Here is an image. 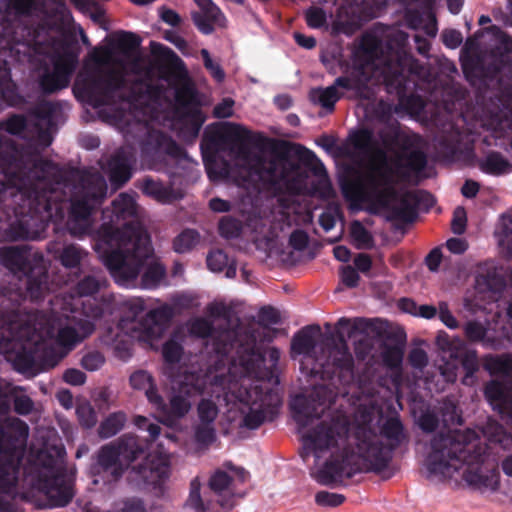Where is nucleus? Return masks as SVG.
<instances>
[{
  "instance_id": "obj_7",
  "label": "nucleus",
  "mask_w": 512,
  "mask_h": 512,
  "mask_svg": "<svg viewBox=\"0 0 512 512\" xmlns=\"http://www.w3.org/2000/svg\"><path fill=\"white\" fill-rule=\"evenodd\" d=\"M483 444L474 430H448L434 435L425 448L424 468L433 480L458 479L480 491L495 492L500 486V474L495 465L489 463L492 445L503 450L500 467L512 477V451L499 443Z\"/></svg>"
},
{
  "instance_id": "obj_38",
  "label": "nucleus",
  "mask_w": 512,
  "mask_h": 512,
  "mask_svg": "<svg viewBox=\"0 0 512 512\" xmlns=\"http://www.w3.org/2000/svg\"><path fill=\"white\" fill-rule=\"evenodd\" d=\"M26 296L31 300H38L48 291L47 275L42 270H33L27 276Z\"/></svg>"
},
{
  "instance_id": "obj_52",
  "label": "nucleus",
  "mask_w": 512,
  "mask_h": 512,
  "mask_svg": "<svg viewBox=\"0 0 512 512\" xmlns=\"http://www.w3.org/2000/svg\"><path fill=\"white\" fill-rule=\"evenodd\" d=\"M403 359V351L397 346L387 347L383 352V361L389 367H398Z\"/></svg>"
},
{
  "instance_id": "obj_53",
  "label": "nucleus",
  "mask_w": 512,
  "mask_h": 512,
  "mask_svg": "<svg viewBox=\"0 0 512 512\" xmlns=\"http://www.w3.org/2000/svg\"><path fill=\"white\" fill-rule=\"evenodd\" d=\"M317 504L321 506H338L344 501V496L326 491L318 492L315 496Z\"/></svg>"
},
{
  "instance_id": "obj_17",
  "label": "nucleus",
  "mask_w": 512,
  "mask_h": 512,
  "mask_svg": "<svg viewBox=\"0 0 512 512\" xmlns=\"http://www.w3.org/2000/svg\"><path fill=\"white\" fill-rule=\"evenodd\" d=\"M207 314L211 320L197 317L190 320L186 330L196 337H209L216 353L223 357L228 356L235 348L240 333L238 329L216 330L213 325L226 323L229 317V308L223 302H213L207 307Z\"/></svg>"
},
{
  "instance_id": "obj_12",
  "label": "nucleus",
  "mask_w": 512,
  "mask_h": 512,
  "mask_svg": "<svg viewBox=\"0 0 512 512\" xmlns=\"http://www.w3.org/2000/svg\"><path fill=\"white\" fill-rule=\"evenodd\" d=\"M64 455L63 446L52 445L30 456L26 480L44 497L43 507L66 506L74 496L75 471L64 467Z\"/></svg>"
},
{
  "instance_id": "obj_1",
  "label": "nucleus",
  "mask_w": 512,
  "mask_h": 512,
  "mask_svg": "<svg viewBox=\"0 0 512 512\" xmlns=\"http://www.w3.org/2000/svg\"><path fill=\"white\" fill-rule=\"evenodd\" d=\"M139 41L129 32H117L106 44L94 48L89 58L101 71L98 77H77L73 91L77 98L99 110L100 116L117 127L126 141L137 140L141 157L149 169L154 160L182 163V149L155 128L166 120L169 110L178 123L195 138L205 121L190 83L179 76L158 75L138 52Z\"/></svg>"
},
{
  "instance_id": "obj_34",
  "label": "nucleus",
  "mask_w": 512,
  "mask_h": 512,
  "mask_svg": "<svg viewBox=\"0 0 512 512\" xmlns=\"http://www.w3.org/2000/svg\"><path fill=\"white\" fill-rule=\"evenodd\" d=\"M187 505L194 512H214V505L210 499L201 494V484L197 478L190 483V492Z\"/></svg>"
},
{
  "instance_id": "obj_63",
  "label": "nucleus",
  "mask_w": 512,
  "mask_h": 512,
  "mask_svg": "<svg viewBox=\"0 0 512 512\" xmlns=\"http://www.w3.org/2000/svg\"><path fill=\"white\" fill-rule=\"evenodd\" d=\"M409 361L413 367L421 369L427 364L428 358L424 350L415 348L409 354Z\"/></svg>"
},
{
  "instance_id": "obj_42",
  "label": "nucleus",
  "mask_w": 512,
  "mask_h": 512,
  "mask_svg": "<svg viewBox=\"0 0 512 512\" xmlns=\"http://www.w3.org/2000/svg\"><path fill=\"white\" fill-rule=\"evenodd\" d=\"M199 242V235L196 231L187 229L180 233L174 240V249L178 253L190 251Z\"/></svg>"
},
{
  "instance_id": "obj_25",
  "label": "nucleus",
  "mask_w": 512,
  "mask_h": 512,
  "mask_svg": "<svg viewBox=\"0 0 512 512\" xmlns=\"http://www.w3.org/2000/svg\"><path fill=\"white\" fill-rule=\"evenodd\" d=\"M358 90L359 84L356 80L349 77H339L335 83L326 88H315L310 91V99L323 108L333 110L335 103L341 97L339 89Z\"/></svg>"
},
{
  "instance_id": "obj_33",
  "label": "nucleus",
  "mask_w": 512,
  "mask_h": 512,
  "mask_svg": "<svg viewBox=\"0 0 512 512\" xmlns=\"http://www.w3.org/2000/svg\"><path fill=\"white\" fill-rule=\"evenodd\" d=\"M484 367L491 375L512 378V355L486 356Z\"/></svg>"
},
{
  "instance_id": "obj_23",
  "label": "nucleus",
  "mask_w": 512,
  "mask_h": 512,
  "mask_svg": "<svg viewBox=\"0 0 512 512\" xmlns=\"http://www.w3.org/2000/svg\"><path fill=\"white\" fill-rule=\"evenodd\" d=\"M248 479L249 473L243 468L227 464L211 476L209 486L219 496H242L240 486Z\"/></svg>"
},
{
  "instance_id": "obj_11",
  "label": "nucleus",
  "mask_w": 512,
  "mask_h": 512,
  "mask_svg": "<svg viewBox=\"0 0 512 512\" xmlns=\"http://www.w3.org/2000/svg\"><path fill=\"white\" fill-rule=\"evenodd\" d=\"M407 39L408 35L395 27L364 34L361 47L369 62L363 73L371 72L375 82L397 90L405 86L410 75L423 77L424 68L406 51Z\"/></svg>"
},
{
  "instance_id": "obj_57",
  "label": "nucleus",
  "mask_w": 512,
  "mask_h": 512,
  "mask_svg": "<svg viewBox=\"0 0 512 512\" xmlns=\"http://www.w3.org/2000/svg\"><path fill=\"white\" fill-rule=\"evenodd\" d=\"M438 316L442 323L450 329H455L458 327V321L450 312L447 303L441 302L438 305Z\"/></svg>"
},
{
  "instance_id": "obj_29",
  "label": "nucleus",
  "mask_w": 512,
  "mask_h": 512,
  "mask_svg": "<svg viewBox=\"0 0 512 512\" xmlns=\"http://www.w3.org/2000/svg\"><path fill=\"white\" fill-rule=\"evenodd\" d=\"M0 259L12 272H26L29 252L26 246H12L0 249Z\"/></svg>"
},
{
  "instance_id": "obj_60",
  "label": "nucleus",
  "mask_w": 512,
  "mask_h": 512,
  "mask_svg": "<svg viewBox=\"0 0 512 512\" xmlns=\"http://www.w3.org/2000/svg\"><path fill=\"white\" fill-rule=\"evenodd\" d=\"M443 43L451 49L457 48L462 43V35L456 30H446L442 34Z\"/></svg>"
},
{
  "instance_id": "obj_64",
  "label": "nucleus",
  "mask_w": 512,
  "mask_h": 512,
  "mask_svg": "<svg viewBox=\"0 0 512 512\" xmlns=\"http://www.w3.org/2000/svg\"><path fill=\"white\" fill-rule=\"evenodd\" d=\"M63 379L71 385H82L86 380V376L78 369H68L65 371Z\"/></svg>"
},
{
  "instance_id": "obj_55",
  "label": "nucleus",
  "mask_w": 512,
  "mask_h": 512,
  "mask_svg": "<svg viewBox=\"0 0 512 512\" xmlns=\"http://www.w3.org/2000/svg\"><path fill=\"white\" fill-rule=\"evenodd\" d=\"M340 278L342 283L350 288L356 287L360 279L357 271L351 266L341 267Z\"/></svg>"
},
{
  "instance_id": "obj_10",
  "label": "nucleus",
  "mask_w": 512,
  "mask_h": 512,
  "mask_svg": "<svg viewBox=\"0 0 512 512\" xmlns=\"http://www.w3.org/2000/svg\"><path fill=\"white\" fill-rule=\"evenodd\" d=\"M234 349L236 357H232L227 369L231 376V393L247 428L256 429L274 414L281 402L274 388L278 384L274 368L280 351L269 348L263 356L249 344H241L239 339Z\"/></svg>"
},
{
  "instance_id": "obj_26",
  "label": "nucleus",
  "mask_w": 512,
  "mask_h": 512,
  "mask_svg": "<svg viewBox=\"0 0 512 512\" xmlns=\"http://www.w3.org/2000/svg\"><path fill=\"white\" fill-rule=\"evenodd\" d=\"M200 8L193 14L197 28L204 34H210L214 26H224L225 18L221 11L210 0H195Z\"/></svg>"
},
{
  "instance_id": "obj_14",
  "label": "nucleus",
  "mask_w": 512,
  "mask_h": 512,
  "mask_svg": "<svg viewBox=\"0 0 512 512\" xmlns=\"http://www.w3.org/2000/svg\"><path fill=\"white\" fill-rule=\"evenodd\" d=\"M225 370L224 365H217L202 375L205 379V391L200 393L203 398L197 406L198 420L194 428L195 441L199 445H209L215 440V421L222 403L229 407L231 420L239 418L240 424L247 427L239 405L235 403V397L231 393V376L228 372L225 375Z\"/></svg>"
},
{
  "instance_id": "obj_2",
  "label": "nucleus",
  "mask_w": 512,
  "mask_h": 512,
  "mask_svg": "<svg viewBox=\"0 0 512 512\" xmlns=\"http://www.w3.org/2000/svg\"><path fill=\"white\" fill-rule=\"evenodd\" d=\"M46 119H38L33 127L21 116L14 115L0 123V242L35 239L49 221L64 219L63 196L70 194L67 227L73 236L93 232L94 214L106 197L107 184L98 171L76 175L77 185L61 181L62 173L50 161L37 158L22 162V154L12 144L11 136L29 138L34 146L47 147L52 138L40 127Z\"/></svg>"
},
{
  "instance_id": "obj_59",
  "label": "nucleus",
  "mask_w": 512,
  "mask_h": 512,
  "mask_svg": "<svg viewBox=\"0 0 512 512\" xmlns=\"http://www.w3.org/2000/svg\"><path fill=\"white\" fill-rule=\"evenodd\" d=\"M234 101L231 98H225L214 107V116L217 118H228L233 115Z\"/></svg>"
},
{
  "instance_id": "obj_54",
  "label": "nucleus",
  "mask_w": 512,
  "mask_h": 512,
  "mask_svg": "<svg viewBox=\"0 0 512 512\" xmlns=\"http://www.w3.org/2000/svg\"><path fill=\"white\" fill-rule=\"evenodd\" d=\"M14 409L18 414L27 415L33 409V401L23 393L14 396Z\"/></svg>"
},
{
  "instance_id": "obj_21",
  "label": "nucleus",
  "mask_w": 512,
  "mask_h": 512,
  "mask_svg": "<svg viewBox=\"0 0 512 512\" xmlns=\"http://www.w3.org/2000/svg\"><path fill=\"white\" fill-rule=\"evenodd\" d=\"M485 397L494 410L512 423V387H504L498 381H491L486 385ZM489 441L499 443L504 449L512 451V435L507 434L495 421L489 420L482 429Z\"/></svg>"
},
{
  "instance_id": "obj_31",
  "label": "nucleus",
  "mask_w": 512,
  "mask_h": 512,
  "mask_svg": "<svg viewBox=\"0 0 512 512\" xmlns=\"http://www.w3.org/2000/svg\"><path fill=\"white\" fill-rule=\"evenodd\" d=\"M143 192L161 203H169L182 197V194L175 192L170 187L164 186L161 182L146 179L142 186Z\"/></svg>"
},
{
  "instance_id": "obj_45",
  "label": "nucleus",
  "mask_w": 512,
  "mask_h": 512,
  "mask_svg": "<svg viewBox=\"0 0 512 512\" xmlns=\"http://www.w3.org/2000/svg\"><path fill=\"white\" fill-rule=\"evenodd\" d=\"M76 415L85 428L93 427L97 422L95 411L89 402H81L76 407Z\"/></svg>"
},
{
  "instance_id": "obj_56",
  "label": "nucleus",
  "mask_w": 512,
  "mask_h": 512,
  "mask_svg": "<svg viewBox=\"0 0 512 512\" xmlns=\"http://www.w3.org/2000/svg\"><path fill=\"white\" fill-rule=\"evenodd\" d=\"M135 426L140 430L148 431L152 440L156 439L160 434V426L154 423H148V419L144 416H136L134 418Z\"/></svg>"
},
{
  "instance_id": "obj_28",
  "label": "nucleus",
  "mask_w": 512,
  "mask_h": 512,
  "mask_svg": "<svg viewBox=\"0 0 512 512\" xmlns=\"http://www.w3.org/2000/svg\"><path fill=\"white\" fill-rule=\"evenodd\" d=\"M130 383L133 388L143 390L145 395L156 411L165 413L164 401L155 390L152 377L146 371H137L130 377Z\"/></svg>"
},
{
  "instance_id": "obj_15",
  "label": "nucleus",
  "mask_w": 512,
  "mask_h": 512,
  "mask_svg": "<svg viewBox=\"0 0 512 512\" xmlns=\"http://www.w3.org/2000/svg\"><path fill=\"white\" fill-rule=\"evenodd\" d=\"M143 451L137 437L133 435H124L102 446L89 469L92 483L95 486H106L118 481Z\"/></svg>"
},
{
  "instance_id": "obj_3",
  "label": "nucleus",
  "mask_w": 512,
  "mask_h": 512,
  "mask_svg": "<svg viewBox=\"0 0 512 512\" xmlns=\"http://www.w3.org/2000/svg\"><path fill=\"white\" fill-rule=\"evenodd\" d=\"M336 397L327 387H316L309 395L295 396L290 403L293 418L302 437V458L313 457L311 476L328 485L363 470L385 468L392 452L407 441V434L398 417H389L380 425L379 435L371 425L382 410L370 400V408L361 414L360 424L349 436V420L342 412L326 413Z\"/></svg>"
},
{
  "instance_id": "obj_62",
  "label": "nucleus",
  "mask_w": 512,
  "mask_h": 512,
  "mask_svg": "<svg viewBox=\"0 0 512 512\" xmlns=\"http://www.w3.org/2000/svg\"><path fill=\"white\" fill-rule=\"evenodd\" d=\"M289 243L295 250L301 251L307 246L308 236L302 230H295L290 235Z\"/></svg>"
},
{
  "instance_id": "obj_51",
  "label": "nucleus",
  "mask_w": 512,
  "mask_h": 512,
  "mask_svg": "<svg viewBox=\"0 0 512 512\" xmlns=\"http://www.w3.org/2000/svg\"><path fill=\"white\" fill-rule=\"evenodd\" d=\"M201 55L203 57V61H204V65L206 67L207 70H209V72L211 73V75L218 81V82H221L223 81L224 77H225V73L224 71L222 70V68L220 67V65L218 63H215L212 58L210 57V54L208 52V50L206 49H202L201 50Z\"/></svg>"
},
{
  "instance_id": "obj_44",
  "label": "nucleus",
  "mask_w": 512,
  "mask_h": 512,
  "mask_svg": "<svg viewBox=\"0 0 512 512\" xmlns=\"http://www.w3.org/2000/svg\"><path fill=\"white\" fill-rule=\"evenodd\" d=\"M242 230V223L231 216H225L219 221V233L226 239L239 237Z\"/></svg>"
},
{
  "instance_id": "obj_9",
  "label": "nucleus",
  "mask_w": 512,
  "mask_h": 512,
  "mask_svg": "<svg viewBox=\"0 0 512 512\" xmlns=\"http://www.w3.org/2000/svg\"><path fill=\"white\" fill-rule=\"evenodd\" d=\"M232 164L210 158L204 153L208 177L213 182H232L255 192L286 189L297 194L317 195L328 199L333 194L327 176L321 175L307 184V174L293 163L279 157L254 154L244 147L232 148Z\"/></svg>"
},
{
  "instance_id": "obj_48",
  "label": "nucleus",
  "mask_w": 512,
  "mask_h": 512,
  "mask_svg": "<svg viewBox=\"0 0 512 512\" xmlns=\"http://www.w3.org/2000/svg\"><path fill=\"white\" fill-rule=\"evenodd\" d=\"M306 21L311 28H322L326 26L327 14L319 7H312L306 12Z\"/></svg>"
},
{
  "instance_id": "obj_22",
  "label": "nucleus",
  "mask_w": 512,
  "mask_h": 512,
  "mask_svg": "<svg viewBox=\"0 0 512 512\" xmlns=\"http://www.w3.org/2000/svg\"><path fill=\"white\" fill-rule=\"evenodd\" d=\"M135 472L156 496H163L171 475L170 454L164 450L150 452Z\"/></svg>"
},
{
  "instance_id": "obj_4",
  "label": "nucleus",
  "mask_w": 512,
  "mask_h": 512,
  "mask_svg": "<svg viewBox=\"0 0 512 512\" xmlns=\"http://www.w3.org/2000/svg\"><path fill=\"white\" fill-rule=\"evenodd\" d=\"M107 285L99 273L84 277L74 291L51 301L50 315L42 313L18 314L19 304L13 294L0 291V354L18 368H27L48 349L55 366L69 351L95 330V321L109 309L105 300L95 293Z\"/></svg>"
},
{
  "instance_id": "obj_20",
  "label": "nucleus",
  "mask_w": 512,
  "mask_h": 512,
  "mask_svg": "<svg viewBox=\"0 0 512 512\" xmlns=\"http://www.w3.org/2000/svg\"><path fill=\"white\" fill-rule=\"evenodd\" d=\"M203 372L184 369L173 380V395L170 399L169 408L164 404L165 413L156 411L160 421L167 426H173L175 419L184 417L191 409L190 398L205 391V379Z\"/></svg>"
},
{
  "instance_id": "obj_58",
  "label": "nucleus",
  "mask_w": 512,
  "mask_h": 512,
  "mask_svg": "<svg viewBox=\"0 0 512 512\" xmlns=\"http://www.w3.org/2000/svg\"><path fill=\"white\" fill-rule=\"evenodd\" d=\"M466 211L463 207H457L453 214L452 230L455 234H462L466 227Z\"/></svg>"
},
{
  "instance_id": "obj_18",
  "label": "nucleus",
  "mask_w": 512,
  "mask_h": 512,
  "mask_svg": "<svg viewBox=\"0 0 512 512\" xmlns=\"http://www.w3.org/2000/svg\"><path fill=\"white\" fill-rule=\"evenodd\" d=\"M506 270L494 261L478 266L473 294L465 297L464 305L472 312L479 310L491 313L499 308L501 292L506 287Z\"/></svg>"
},
{
  "instance_id": "obj_39",
  "label": "nucleus",
  "mask_w": 512,
  "mask_h": 512,
  "mask_svg": "<svg viewBox=\"0 0 512 512\" xmlns=\"http://www.w3.org/2000/svg\"><path fill=\"white\" fill-rule=\"evenodd\" d=\"M511 165L500 154L491 153L480 162V169L488 174L500 175L510 171Z\"/></svg>"
},
{
  "instance_id": "obj_40",
  "label": "nucleus",
  "mask_w": 512,
  "mask_h": 512,
  "mask_svg": "<svg viewBox=\"0 0 512 512\" xmlns=\"http://www.w3.org/2000/svg\"><path fill=\"white\" fill-rule=\"evenodd\" d=\"M352 243L358 249H369L373 246V238L370 232L358 221L350 226Z\"/></svg>"
},
{
  "instance_id": "obj_50",
  "label": "nucleus",
  "mask_w": 512,
  "mask_h": 512,
  "mask_svg": "<svg viewBox=\"0 0 512 512\" xmlns=\"http://www.w3.org/2000/svg\"><path fill=\"white\" fill-rule=\"evenodd\" d=\"M104 356L98 351H91L85 354L81 360L83 368L89 371H95L104 364Z\"/></svg>"
},
{
  "instance_id": "obj_35",
  "label": "nucleus",
  "mask_w": 512,
  "mask_h": 512,
  "mask_svg": "<svg viewBox=\"0 0 512 512\" xmlns=\"http://www.w3.org/2000/svg\"><path fill=\"white\" fill-rule=\"evenodd\" d=\"M207 266L212 272H221L226 269L227 278H233L236 275L235 264L222 250H214L208 254Z\"/></svg>"
},
{
  "instance_id": "obj_27",
  "label": "nucleus",
  "mask_w": 512,
  "mask_h": 512,
  "mask_svg": "<svg viewBox=\"0 0 512 512\" xmlns=\"http://www.w3.org/2000/svg\"><path fill=\"white\" fill-rule=\"evenodd\" d=\"M484 36L489 38V40H490L489 46L491 48H496V49L500 50L502 48L508 49V48L512 47V41H510L507 38L505 33L499 27L492 25L488 28H485V29L479 31L475 35V38L467 40V42L465 43V47H464V49L467 51V53L471 54L472 56L476 55L477 50H478L479 38L484 37Z\"/></svg>"
},
{
  "instance_id": "obj_36",
  "label": "nucleus",
  "mask_w": 512,
  "mask_h": 512,
  "mask_svg": "<svg viewBox=\"0 0 512 512\" xmlns=\"http://www.w3.org/2000/svg\"><path fill=\"white\" fill-rule=\"evenodd\" d=\"M127 421L124 412H114L106 417L99 425L98 435L100 438L107 439L113 437L122 430Z\"/></svg>"
},
{
  "instance_id": "obj_47",
  "label": "nucleus",
  "mask_w": 512,
  "mask_h": 512,
  "mask_svg": "<svg viewBox=\"0 0 512 512\" xmlns=\"http://www.w3.org/2000/svg\"><path fill=\"white\" fill-rule=\"evenodd\" d=\"M345 12V8L341 7L333 24V29L337 32H342L345 34H351L359 25V21L354 16L351 18L343 19V14Z\"/></svg>"
},
{
  "instance_id": "obj_6",
  "label": "nucleus",
  "mask_w": 512,
  "mask_h": 512,
  "mask_svg": "<svg viewBox=\"0 0 512 512\" xmlns=\"http://www.w3.org/2000/svg\"><path fill=\"white\" fill-rule=\"evenodd\" d=\"M104 221L96 244L100 258L114 281L126 288H155L165 277V268L154 255L150 237L143 228L133 196L122 193L103 212Z\"/></svg>"
},
{
  "instance_id": "obj_43",
  "label": "nucleus",
  "mask_w": 512,
  "mask_h": 512,
  "mask_svg": "<svg viewBox=\"0 0 512 512\" xmlns=\"http://www.w3.org/2000/svg\"><path fill=\"white\" fill-rule=\"evenodd\" d=\"M85 255V251L77 245H68L63 249L60 261L66 268H74L80 264Z\"/></svg>"
},
{
  "instance_id": "obj_49",
  "label": "nucleus",
  "mask_w": 512,
  "mask_h": 512,
  "mask_svg": "<svg viewBox=\"0 0 512 512\" xmlns=\"http://www.w3.org/2000/svg\"><path fill=\"white\" fill-rule=\"evenodd\" d=\"M442 417L443 422L446 426L461 424V415L458 412V409L452 401H448L444 403L442 408Z\"/></svg>"
},
{
  "instance_id": "obj_5",
  "label": "nucleus",
  "mask_w": 512,
  "mask_h": 512,
  "mask_svg": "<svg viewBox=\"0 0 512 512\" xmlns=\"http://www.w3.org/2000/svg\"><path fill=\"white\" fill-rule=\"evenodd\" d=\"M0 11V95L10 106L19 102L7 58L19 62H49L40 78L43 91L51 93L68 86L78 63L79 51L64 38L56 39L54 29L68 24L70 12L60 0H2Z\"/></svg>"
},
{
  "instance_id": "obj_32",
  "label": "nucleus",
  "mask_w": 512,
  "mask_h": 512,
  "mask_svg": "<svg viewBox=\"0 0 512 512\" xmlns=\"http://www.w3.org/2000/svg\"><path fill=\"white\" fill-rule=\"evenodd\" d=\"M502 106L499 111L491 113L489 119L484 120L483 123L487 129L500 132L501 134L506 133L508 129L512 130V121L510 119L512 116V106L505 103H502Z\"/></svg>"
},
{
  "instance_id": "obj_13",
  "label": "nucleus",
  "mask_w": 512,
  "mask_h": 512,
  "mask_svg": "<svg viewBox=\"0 0 512 512\" xmlns=\"http://www.w3.org/2000/svg\"><path fill=\"white\" fill-rule=\"evenodd\" d=\"M126 314L117 325V333L111 339L117 355L125 359L130 356V346L134 340L147 343L151 348L157 347L172 317V308L164 305L149 311L143 322L136 318L144 311L141 298H129L121 304Z\"/></svg>"
},
{
  "instance_id": "obj_30",
  "label": "nucleus",
  "mask_w": 512,
  "mask_h": 512,
  "mask_svg": "<svg viewBox=\"0 0 512 512\" xmlns=\"http://www.w3.org/2000/svg\"><path fill=\"white\" fill-rule=\"evenodd\" d=\"M184 339V327L178 328L162 347V355L165 363L172 368L178 364L183 355L182 342Z\"/></svg>"
},
{
  "instance_id": "obj_41",
  "label": "nucleus",
  "mask_w": 512,
  "mask_h": 512,
  "mask_svg": "<svg viewBox=\"0 0 512 512\" xmlns=\"http://www.w3.org/2000/svg\"><path fill=\"white\" fill-rule=\"evenodd\" d=\"M217 134L230 138L234 141H242L248 138V130L239 124L222 123L215 126Z\"/></svg>"
},
{
  "instance_id": "obj_16",
  "label": "nucleus",
  "mask_w": 512,
  "mask_h": 512,
  "mask_svg": "<svg viewBox=\"0 0 512 512\" xmlns=\"http://www.w3.org/2000/svg\"><path fill=\"white\" fill-rule=\"evenodd\" d=\"M320 334L319 327H307L297 333L292 341V352L294 355L304 357L301 365L305 368L315 362L310 369L312 375L334 374L336 369L350 370L352 356L349 353L345 341H339L334 347H329L328 355L318 357L316 355L317 337Z\"/></svg>"
},
{
  "instance_id": "obj_37",
  "label": "nucleus",
  "mask_w": 512,
  "mask_h": 512,
  "mask_svg": "<svg viewBox=\"0 0 512 512\" xmlns=\"http://www.w3.org/2000/svg\"><path fill=\"white\" fill-rule=\"evenodd\" d=\"M496 235L502 252L507 257H512V213L501 217Z\"/></svg>"
},
{
  "instance_id": "obj_61",
  "label": "nucleus",
  "mask_w": 512,
  "mask_h": 512,
  "mask_svg": "<svg viewBox=\"0 0 512 512\" xmlns=\"http://www.w3.org/2000/svg\"><path fill=\"white\" fill-rule=\"evenodd\" d=\"M279 319V312L272 307H264L259 312V320L265 325L276 324Z\"/></svg>"
},
{
  "instance_id": "obj_24",
  "label": "nucleus",
  "mask_w": 512,
  "mask_h": 512,
  "mask_svg": "<svg viewBox=\"0 0 512 512\" xmlns=\"http://www.w3.org/2000/svg\"><path fill=\"white\" fill-rule=\"evenodd\" d=\"M136 149L131 145L121 147L107 162L102 166L108 173L110 181L117 187L123 185L132 176V164L135 162Z\"/></svg>"
},
{
  "instance_id": "obj_19",
  "label": "nucleus",
  "mask_w": 512,
  "mask_h": 512,
  "mask_svg": "<svg viewBox=\"0 0 512 512\" xmlns=\"http://www.w3.org/2000/svg\"><path fill=\"white\" fill-rule=\"evenodd\" d=\"M437 345L439 349L449 356V360L443 356L438 365L440 376L444 383H453L457 379L458 359L465 370L462 383L466 386H472L476 382L475 373L479 369V362L475 350L466 348L463 341L459 338H450L446 333H440L437 336Z\"/></svg>"
},
{
  "instance_id": "obj_46",
  "label": "nucleus",
  "mask_w": 512,
  "mask_h": 512,
  "mask_svg": "<svg viewBox=\"0 0 512 512\" xmlns=\"http://www.w3.org/2000/svg\"><path fill=\"white\" fill-rule=\"evenodd\" d=\"M114 512H151L140 498L128 497L118 501L114 506Z\"/></svg>"
},
{
  "instance_id": "obj_8",
  "label": "nucleus",
  "mask_w": 512,
  "mask_h": 512,
  "mask_svg": "<svg viewBox=\"0 0 512 512\" xmlns=\"http://www.w3.org/2000/svg\"><path fill=\"white\" fill-rule=\"evenodd\" d=\"M351 144L363 161L356 177L343 185L344 196L356 205L371 203L387 206L394 197V183L413 172H420L426 157L416 135H399L401 151L389 159L369 129H361L350 136Z\"/></svg>"
}]
</instances>
